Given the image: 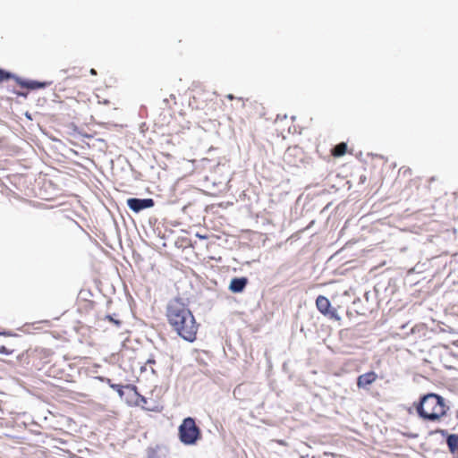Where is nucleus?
I'll return each mask as SVG.
<instances>
[{
  "label": "nucleus",
  "mask_w": 458,
  "mask_h": 458,
  "mask_svg": "<svg viewBox=\"0 0 458 458\" xmlns=\"http://www.w3.org/2000/svg\"><path fill=\"white\" fill-rule=\"evenodd\" d=\"M157 361L153 358H149L146 360L143 366H140V372H156L155 365Z\"/></svg>",
  "instance_id": "obj_13"
},
{
  "label": "nucleus",
  "mask_w": 458,
  "mask_h": 458,
  "mask_svg": "<svg viewBox=\"0 0 458 458\" xmlns=\"http://www.w3.org/2000/svg\"><path fill=\"white\" fill-rule=\"evenodd\" d=\"M141 401H142V402H144V403H146V399H145V397L141 396Z\"/></svg>",
  "instance_id": "obj_23"
},
{
  "label": "nucleus",
  "mask_w": 458,
  "mask_h": 458,
  "mask_svg": "<svg viewBox=\"0 0 458 458\" xmlns=\"http://www.w3.org/2000/svg\"><path fill=\"white\" fill-rule=\"evenodd\" d=\"M58 91H59V92H61V91H64V89H63V88H59V89H58Z\"/></svg>",
  "instance_id": "obj_22"
},
{
  "label": "nucleus",
  "mask_w": 458,
  "mask_h": 458,
  "mask_svg": "<svg viewBox=\"0 0 458 458\" xmlns=\"http://www.w3.org/2000/svg\"><path fill=\"white\" fill-rule=\"evenodd\" d=\"M127 205L132 211L138 213L143 209L154 207L155 202L152 199L131 198L127 199Z\"/></svg>",
  "instance_id": "obj_7"
},
{
  "label": "nucleus",
  "mask_w": 458,
  "mask_h": 458,
  "mask_svg": "<svg viewBox=\"0 0 458 458\" xmlns=\"http://www.w3.org/2000/svg\"><path fill=\"white\" fill-rule=\"evenodd\" d=\"M316 307L324 316H327L330 318L339 319L335 309L332 308L331 303L327 297L318 295L316 299Z\"/></svg>",
  "instance_id": "obj_5"
},
{
  "label": "nucleus",
  "mask_w": 458,
  "mask_h": 458,
  "mask_svg": "<svg viewBox=\"0 0 458 458\" xmlns=\"http://www.w3.org/2000/svg\"><path fill=\"white\" fill-rule=\"evenodd\" d=\"M111 386L117 390V392L119 393L121 397L123 396V393L122 391V386H120V385H111Z\"/></svg>",
  "instance_id": "obj_17"
},
{
  "label": "nucleus",
  "mask_w": 458,
  "mask_h": 458,
  "mask_svg": "<svg viewBox=\"0 0 458 458\" xmlns=\"http://www.w3.org/2000/svg\"><path fill=\"white\" fill-rule=\"evenodd\" d=\"M439 432H440L442 435H445V434L446 433V431H445V430H444V429L439 430Z\"/></svg>",
  "instance_id": "obj_21"
},
{
  "label": "nucleus",
  "mask_w": 458,
  "mask_h": 458,
  "mask_svg": "<svg viewBox=\"0 0 458 458\" xmlns=\"http://www.w3.org/2000/svg\"><path fill=\"white\" fill-rule=\"evenodd\" d=\"M180 441L187 445H195L200 438L201 433L199 428L196 425L195 420L188 417L184 419L178 428Z\"/></svg>",
  "instance_id": "obj_3"
},
{
  "label": "nucleus",
  "mask_w": 458,
  "mask_h": 458,
  "mask_svg": "<svg viewBox=\"0 0 458 458\" xmlns=\"http://www.w3.org/2000/svg\"><path fill=\"white\" fill-rule=\"evenodd\" d=\"M166 318L169 325L182 338L188 342L196 340L199 325L191 311L181 300L174 299L169 302Z\"/></svg>",
  "instance_id": "obj_1"
},
{
  "label": "nucleus",
  "mask_w": 458,
  "mask_h": 458,
  "mask_svg": "<svg viewBox=\"0 0 458 458\" xmlns=\"http://www.w3.org/2000/svg\"><path fill=\"white\" fill-rule=\"evenodd\" d=\"M13 351H10L8 350L5 346H0V353H3V354H10L12 353Z\"/></svg>",
  "instance_id": "obj_16"
},
{
  "label": "nucleus",
  "mask_w": 458,
  "mask_h": 458,
  "mask_svg": "<svg viewBox=\"0 0 458 458\" xmlns=\"http://www.w3.org/2000/svg\"><path fill=\"white\" fill-rule=\"evenodd\" d=\"M284 161L289 166L296 167L303 161V152L298 147H290L284 153Z\"/></svg>",
  "instance_id": "obj_6"
},
{
  "label": "nucleus",
  "mask_w": 458,
  "mask_h": 458,
  "mask_svg": "<svg viewBox=\"0 0 458 458\" xmlns=\"http://www.w3.org/2000/svg\"><path fill=\"white\" fill-rule=\"evenodd\" d=\"M276 442L280 445H285L286 443L284 440H276Z\"/></svg>",
  "instance_id": "obj_20"
},
{
  "label": "nucleus",
  "mask_w": 458,
  "mask_h": 458,
  "mask_svg": "<svg viewBox=\"0 0 458 458\" xmlns=\"http://www.w3.org/2000/svg\"><path fill=\"white\" fill-rule=\"evenodd\" d=\"M248 284V280L246 277H235L233 278L229 289L233 293H241L244 290Z\"/></svg>",
  "instance_id": "obj_9"
},
{
  "label": "nucleus",
  "mask_w": 458,
  "mask_h": 458,
  "mask_svg": "<svg viewBox=\"0 0 458 458\" xmlns=\"http://www.w3.org/2000/svg\"><path fill=\"white\" fill-rule=\"evenodd\" d=\"M13 79L15 81V82L20 85L21 88L29 89H42L45 88L47 83V82H38L36 81H25L18 76H16L13 73H11L7 71H4L3 69H0V83Z\"/></svg>",
  "instance_id": "obj_4"
},
{
  "label": "nucleus",
  "mask_w": 458,
  "mask_h": 458,
  "mask_svg": "<svg viewBox=\"0 0 458 458\" xmlns=\"http://www.w3.org/2000/svg\"><path fill=\"white\" fill-rule=\"evenodd\" d=\"M446 445L450 453L456 454V458H458V435H448L446 437Z\"/></svg>",
  "instance_id": "obj_11"
},
{
  "label": "nucleus",
  "mask_w": 458,
  "mask_h": 458,
  "mask_svg": "<svg viewBox=\"0 0 458 458\" xmlns=\"http://www.w3.org/2000/svg\"><path fill=\"white\" fill-rule=\"evenodd\" d=\"M104 319L114 324L115 326V327H121V326L123 325V321L120 318H118L116 315H114V316L106 315L104 318Z\"/></svg>",
  "instance_id": "obj_14"
},
{
  "label": "nucleus",
  "mask_w": 458,
  "mask_h": 458,
  "mask_svg": "<svg viewBox=\"0 0 458 458\" xmlns=\"http://www.w3.org/2000/svg\"><path fill=\"white\" fill-rule=\"evenodd\" d=\"M13 93L16 94L17 96H22V97H26L27 96V94L23 93V92L13 91Z\"/></svg>",
  "instance_id": "obj_18"
},
{
  "label": "nucleus",
  "mask_w": 458,
  "mask_h": 458,
  "mask_svg": "<svg viewBox=\"0 0 458 458\" xmlns=\"http://www.w3.org/2000/svg\"><path fill=\"white\" fill-rule=\"evenodd\" d=\"M417 412L424 420H438L446 413L444 398L436 394L424 395L417 406Z\"/></svg>",
  "instance_id": "obj_2"
},
{
  "label": "nucleus",
  "mask_w": 458,
  "mask_h": 458,
  "mask_svg": "<svg viewBox=\"0 0 458 458\" xmlns=\"http://www.w3.org/2000/svg\"><path fill=\"white\" fill-rule=\"evenodd\" d=\"M226 98H227L228 99H230V100H233V99H235V100H236V105H237L238 106L242 107V108H243V107H244V106H245V102H244L243 98H234L232 94H228V95L226 96Z\"/></svg>",
  "instance_id": "obj_15"
},
{
  "label": "nucleus",
  "mask_w": 458,
  "mask_h": 458,
  "mask_svg": "<svg viewBox=\"0 0 458 458\" xmlns=\"http://www.w3.org/2000/svg\"><path fill=\"white\" fill-rule=\"evenodd\" d=\"M89 72H90V74H92V75H97V71H96L95 69H93V68H92V69H90Z\"/></svg>",
  "instance_id": "obj_19"
},
{
  "label": "nucleus",
  "mask_w": 458,
  "mask_h": 458,
  "mask_svg": "<svg viewBox=\"0 0 458 458\" xmlns=\"http://www.w3.org/2000/svg\"><path fill=\"white\" fill-rule=\"evenodd\" d=\"M347 145L344 142H341L334 147L331 150V155L335 157H340L346 154Z\"/></svg>",
  "instance_id": "obj_12"
},
{
  "label": "nucleus",
  "mask_w": 458,
  "mask_h": 458,
  "mask_svg": "<svg viewBox=\"0 0 458 458\" xmlns=\"http://www.w3.org/2000/svg\"><path fill=\"white\" fill-rule=\"evenodd\" d=\"M377 378V374H360L358 377L357 385L360 388H366Z\"/></svg>",
  "instance_id": "obj_10"
},
{
  "label": "nucleus",
  "mask_w": 458,
  "mask_h": 458,
  "mask_svg": "<svg viewBox=\"0 0 458 458\" xmlns=\"http://www.w3.org/2000/svg\"><path fill=\"white\" fill-rule=\"evenodd\" d=\"M194 360L196 364L193 366L199 370H204L208 369V363L211 360V356L206 351H196Z\"/></svg>",
  "instance_id": "obj_8"
}]
</instances>
